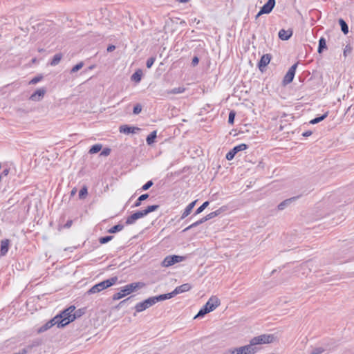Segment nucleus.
Listing matches in <instances>:
<instances>
[{
    "instance_id": "1",
    "label": "nucleus",
    "mask_w": 354,
    "mask_h": 354,
    "mask_svg": "<svg viewBox=\"0 0 354 354\" xmlns=\"http://www.w3.org/2000/svg\"><path fill=\"white\" fill-rule=\"evenodd\" d=\"M145 286L143 282H134L127 284L120 288V292L115 293L112 299L113 300H119L125 296L135 292L138 289L142 288Z\"/></svg>"
},
{
    "instance_id": "2",
    "label": "nucleus",
    "mask_w": 354,
    "mask_h": 354,
    "mask_svg": "<svg viewBox=\"0 0 354 354\" xmlns=\"http://www.w3.org/2000/svg\"><path fill=\"white\" fill-rule=\"evenodd\" d=\"M220 304V299L216 296H212L203 308L200 309L198 314L194 317V319L203 317L205 315L216 309Z\"/></svg>"
},
{
    "instance_id": "3",
    "label": "nucleus",
    "mask_w": 354,
    "mask_h": 354,
    "mask_svg": "<svg viewBox=\"0 0 354 354\" xmlns=\"http://www.w3.org/2000/svg\"><path fill=\"white\" fill-rule=\"evenodd\" d=\"M75 310V307L74 306H71L66 309L62 311L59 314L57 315V316L62 317L61 319H59L61 326L64 327L75 319V315H72V313H73Z\"/></svg>"
},
{
    "instance_id": "4",
    "label": "nucleus",
    "mask_w": 354,
    "mask_h": 354,
    "mask_svg": "<svg viewBox=\"0 0 354 354\" xmlns=\"http://www.w3.org/2000/svg\"><path fill=\"white\" fill-rule=\"evenodd\" d=\"M275 337L273 334H263L253 337L251 339V343L255 346L259 344L272 343Z\"/></svg>"
},
{
    "instance_id": "5",
    "label": "nucleus",
    "mask_w": 354,
    "mask_h": 354,
    "mask_svg": "<svg viewBox=\"0 0 354 354\" xmlns=\"http://www.w3.org/2000/svg\"><path fill=\"white\" fill-rule=\"evenodd\" d=\"M186 259L185 257L178 255H169L167 256L162 262V266L164 267H169L176 263L181 262Z\"/></svg>"
},
{
    "instance_id": "6",
    "label": "nucleus",
    "mask_w": 354,
    "mask_h": 354,
    "mask_svg": "<svg viewBox=\"0 0 354 354\" xmlns=\"http://www.w3.org/2000/svg\"><path fill=\"white\" fill-rule=\"evenodd\" d=\"M155 304L152 297L147 298L143 301L138 303L135 306L136 313H140Z\"/></svg>"
},
{
    "instance_id": "7",
    "label": "nucleus",
    "mask_w": 354,
    "mask_h": 354,
    "mask_svg": "<svg viewBox=\"0 0 354 354\" xmlns=\"http://www.w3.org/2000/svg\"><path fill=\"white\" fill-rule=\"evenodd\" d=\"M248 147V146L244 143H242V144H240L239 145H236L235 147H234L227 154H226V159L227 160H232L235 155L239 152V151H244L245 149H247Z\"/></svg>"
},
{
    "instance_id": "8",
    "label": "nucleus",
    "mask_w": 354,
    "mask_h": 354,
    "mask_svg": "<svg viewBox=\"0 0 354 354\" xmlns=\"http://www.w3.org/2000/svg\"><path fill=\"white\" fill-rule=\"evenodd\" d=\"M297 65L298 63H295L288 69L283 80V84H288L292 82Z\"/></svg>"
},
{
    "instance_id": "9",
    "label": "nucleus",
    "mask_w": 354,
    "mask_h": 354,
    "mask_svg": "<svg viewBox=\"0 0 354 354\" xmlns=\"http://www.w3.org/2000/svg\"><path fill=\"white\" fill-rule=\"evenodd\" d=\"M237 348V354H254L257 351V348L252 344L251 340L250 344Z\"/></svg>"
},
{
    "instance_id": "10",
    "label": "nucleus",
    "mask_w": 354,
    "mask_h": 354,
    "mask_svg": "<svg viewBox=\"0 0 354 354\" xmlns=\"http://www.w3.org/2000/svg\"><path fill=\"white\" fill-rule=\"evenodd\" d=\"M275 0H268L260 9L259 12V15H261L263 14H269L273 10L275 6Z\"/></svg>"
},
{
    "instance_id": "11",
    "label": "nucleus",
    "mask_w": 354,
    "mask_h": 354,
    "mask_svg": "<svg viewBox=\"0 0 354 354\" xmlns=\"http://www.w3.org/2000/svg\"><path fill=\"white\" fill-rule=\"evenodd\" d=\"M46 93V88H40L35 91L30 96V100L34 102H39L41 101L43 97H44L45 94Z\"/></svg>"
},
{
    "instance_id": "12",
    "label": "nucleus",
    "mask_w": 354,
    "mask_h": 354,
    "mask_svg": "<svg viewBox=\"0 0 354 354\" xmlns=\"http://www.w3.org/2000/svg\"><path fill=\"white\" fill-rule=\"evenodd\" d=\"M144 216H145V214H144L142 210L134 212L133 214H132L131 215L127 218L125 224L127 225H132L136 222V220Z\"/></svg>"
},
{
    "instance_id": "13",
    "label": "nucleus",
    "mask_w": 354,
    "mask_h": 354,
    "mask_svg": "<svg viewBox=\"0 0 354 354\" xmlns=\"http://www.w3.org/2000/svg\"><path fill=\"white\" fill-rule=\"evenodd\" d=\"M118 280L117 277H113L97 283L102 290L114 285Z\"/></svg>"
},
{
    "instance_id": "14",
    "label": "nucleus",
    "mask_w": 354,
    "mask_h": 354,
    "mask_svg": "<svg viewBox=\"0 0 354 354\" xmlns=\"http://www.w3.org/2000/svg\"><path fill=\"white\" fill-rule=\"evenodd\" d=\"M141 129L136 127H131L127 124L121 125L119 127V131L120 133H124V134H129V133H137L139 132Z\"/></svg>"
},
{
    "instance_id": "15",
    "label": "nucleus",
    "mask_w": 354,
    "mask_h": 354,
    "mask_svg": "<svg viewBox=\"0 0 354 354\" xmlns=\"http://www.w3.org/2000/svg\"><path fill=\"white\" fill-rule=\"evenodd\" d=\"M271 59H272V55L270 54H264L261 57V59L258 63V67L261 72H263L265 67L267 65H268Z\"/></svg>"
},
{
    "instance_id": "16",
    "label": "nucleus",
    "mask_w": 354,
    "mask_h": 354,
    "mask_svg": "<svg viewBox=\"0 0 354 354\" xmlns=\"http://www.w3.org/2000/svg\"><path fill=\"white\" fill-rule=\"evenodd\" d=\"M299 197H300V196H297L291 197L290 198L284 200L283 201H282L281 203H280L278 205V206H277L278 210H279V211L283 210L285 208H286L288 206H289L292 203L296 201Z\"/></svg>"
},
{
    "instance_id": "17",
    "label": "nucleus",
    "mask_w": 354,
    "mask_h": 354,
    "mask_svg": "<svg viewBox=\"0 0 354 354\" xmlns=\"http://www.w3.org/2000/svg\"><path fill=\"white\" fill-rule=\"evenodd\" d=\"M192 288V286L187 283H184V284H182L179 286H177L173 291H172V293H173V295L174 297L176 296V295L178 294H180V293H183V292H187L189 291L190 289Z\"/></svg>"
},
{
    "instance_id": "18",
    "label": "nucleus",
    "mask_w": 354,
    "mask_h": 354,
    "mask_svg": "<svg viewBox=\"0 0 354 354\" xmlns=\"http://www.w3.org/2000/svg\"><path fill=\"white\" fill-rule=\"evenodd\" d=\"M10 240L9 239H3L1 241V248H0V256H5L9 249Z\"/></svg>"
},
{
    "instance_id": "19",
    "label": "nucleus",
    "mask_w": 354,
    "mask_h": 354,
    "mask_svg": "<svg viewBox=\"0 0 354 354\" xmlns=\"http://www.w3.org/2000/svg\"><path fill=\"white\" fill-rule=\"evenodd\" d=\"M278 35L280 39L286 41L288 40L292 35V30L290 29L287 30L281 29L279 30Z\"/></svg>"
},
{
    "instance_id": "20",
    "label": "nucleus",
    "mask_w": 354,
    "mask_h": 354,
    "mask_svg": "<svg viewBox=\"0 0 354 354\" xmlns=\"http://www.w3.org/2000/svg\"><path fill=\"white\" fill-rule=\"evenodd\" d=\"M40 344V341L34 340L31 344L27 345L26 347L20 350L21 353L27 354L28 352H30L32 349L36 346H38Z\"/></svg>"
},
{
    "instance_id": "21",
    "label": "nucleus",
    "mask_w": 354,
    "mask_h": 354,
    "mask_svg": "<svg viewBox=\"0 0 354 354\" xmlns=\"http://www.w3.org/2000/svg\"><path fill=\"white\" fill-rule=\"evenodd\" d=\"M172 297H174L172 292H169V293H166V294H162V295H158V296L152 297L153 300L155 304L156 303L159 302V301H164V300H166V299H171Z\"/></svg>"
},
{
    "instance_id": "22",
    "label": "nucleus",
    "mask_w": 354,
    "mask_h": 354,
    "mask_svg": "<svg viewBox=\"0 0 354 354\" xmlns=\"http://www.w3.org/2000/svg\"><path fill=\"white\" fill-rule=\"evenodd\" d=\"M197 201H194L189 203L186 208L185 209L183 213L181 215L180 218L184 219L192 211L193 208L194 207Z\"/></svg>"
},
{
    "instance_id": "23",
    "label": "nucleus",
    "mask_w": 354,
    "mask_h": 354,
    "mask_svg": "<svg viewBox=\"0 0 354 354\" xmlns=\"http://www.w3.org/2000/svg\"><path fill=\"white\" fill-rule=\"evenodd\" d=\"M327 49L326 39L323 37L319 39V45L317 52L319 54H322L324 50Z\"/></svg>"
},
{
    "instance_id": "24",
    "label": "nucleus",
    "mask_w": 354,
    "mask_h": 354,
    "mask_svg": "<svg viewBox=\"0 0 354 354\" xmlns=\"http://www.w3.org/2000/svg\"><path fill=\"white\" fill-rule=\"evenodd\" d=\"M142 71L140 69L137 70L131 77V81L140 82L142 78Z\"/></svg>"
},
{
    "instance_id": "25",
    "label": "nucleus",
    "mask_w": 354,
    "mask_h": 354,
    "mask_svg": "<svg viewBox=\"0 0 354 354\" xmlns=\"http://www.w3.org/2000/svg\"><path fill=\"white\" fill-rule=\"evenodd\" d=\"M149 198L148 194H144L140 196L136 201L135 202L134 205H133V207H137L141 205V203L143 201L147 200Z\"/></svg>"
},
{
    "instance_id": "26",
    "label": "nucleus",
    "mask_w": 354,
    "mask_h": 354,
    "mask_svg": "<svg viewBox=\"0 0 354 354\" xmlns=\"http://www.w3.org/2000/svg\"><path fill=\"white\" fill-rule=\"evenodd\" d=\"M339 24L341 27V30L344 35H347L348 33V26L346 22L343 19H339Z\"/></svg>"
},
{
    "instance_id": "27",
    "label": "nucleus",
    "mask_w": 354,
    "mask_h": 354,
    "mask_svg": "<svg viewBox=\"0 0 354 354\" xmlns=\"http://www.w3.org/2000/svg\"><path fill=\"white\" fill-rule=\"evenodd\" d=\"M62 53H57V54H55L53 56L52 60L50 61V64L51 66H56V65H57L59 63V62L62 59Z\"/></svg>"
},
{
    "instance_id": "28",
    "label": "nucleus",
    "mask_w": 354,
    "mask_h": 354,
    "mask_svg": "<svg viewBox=\"0 0 354 354\" xmlns=\"http://www.w3.org/2000/svg\"><path fill=\"white\" fill-rule=\"evenodd\" d=\"M62 317H59V316H55L54 317L53 319H51L50 320H49V324H50V326H53L55 325H57V326L58 328H63V326H61L60 324L61 323H59L60 322V319H61Z\"/></svg>"
},
{
    "instance_id": "29",
    "label": "nucleus",
    "mask_w": 354,
    "mask_h": 354,
    "mask_svg": "<svg viewBox=\"0 0 354 354\" xmlns=\"http://www.w3.org/2000/svg\"><path fill=\"white\" fill-rule=\"evenodd\" d=\"M156 138V131H152L149 135L147 136L146 141L147 145H151L155 142Z\"/></svg>"
},
{
    "instance_id": "30",
    "label": "nucleus",
    "mask_w": 354,
    "mask_h": 354,
    "mask_svg": "<svg viewBox=\"0 0 354 354\" xmlns=\"http://www.w3.org/2000/svg\"><path fill=\"white\" fill-rule=\"evenodd\" d=\"M102 148V145L101 144H96V145H93V146L90 148V149H89V151H88V153H89L90 154L97 153H98L99 151H101Z\"/></svg>"
},
{
    "instance_id": "31",
    "label": "nucleus",
    "mask_w": 354,
    "mask_h": 354,
    "mask_svg": "<svg viewBox=\"0 0 354 354\" xmlns=\"http://www.w3.org/2000/svg\"><path fill=\"white\" fill-rule=\"evenodd\" d=\"M123 228H124V225H123L118 224V225H115L113 226L109 230H108V232L111 233V234H114V233H116L118 232H120V231L122 230Z\"/></svg>"
},
{
    "instance_id": "32",
    "label": "nucleus",
    "mask_w": 354,
    "mask_h": 354,
    "mask_svg": "<svg viewBox=\"0 0 354 354\" xmlns=\"http://www.w3.org/2000/svg\"><path fill=\"white\" fill-rule=\"evenodd\" d=\"M158 205H153L148 206L146 209H143V212L147 216L148 214L157 210L159 208Z\"/></svg>"
},
{
    "instance_id": "33",
    "label": "nucleus",
    "mask_w": 354,
    "mask_h": 354,
    "mask_svg": "<svg viewBox=\"0 0 354 354\" xmlns=\"http://www.w3.org/2000/svg\"><path fill=\"white\" fill-rule=\"evenodd\" d=\"M327 116H328V112L325 113L324 114H323L319 117H316L314 119L311 120L310 121V123L312 124H317L319 122L324 120Z\"/></svg>"
},
{
    "instance_id": "34",
    "label": "nucleus",
    "mask_w": 354,
    "mask_h": 354,
    "mask_svg": "<svg viewBox=\"0 0 354 354\" xmlns=\"http://www.w3.org/2000/svg\"><path fill=\"white\" fill-rule=\"evenodd\" d=\"M185 91V87L180 86V87L174 88L171 90L167 91V94H178V93H183Z\"/></svg>"
},
{
    "instance_id": "35",
    "label": "nucleus",
    "mask_w": 354,
    "mask_h": 354,
    "mask_svg": "<svg viewBox=\"0 0 354 354\" xmlns=\"http://www.w3.org/2000/svg\"><path fill=\"white\" fill-rule=\"evenodd\" d=\"M100 291H102V290L100 289V288L99 287V286L97 284L93 286L88 291H87V294L88 295H92V294H95V293H97V292H100Z\"/></svg>"
},
{
    "instance_id": "36",
    "label": "nucleus",
    "mask_w": 354,
    "mask_h": 354,
    "mask_svg": "<svg viewBox=\"0 0 354 354\" xmlns=\"http://www.w3.org/2000/svg\"><path fill=\"white\" fill-rule=\"evenodd\" d=\"M209 201L204 202L199 207L197 208L194 216L201 214L209 205Z\"/></svg>"
},
{
    "instance_id": "37",
    "label": "nucleus",
    "mask_w": 354,
    "mask_h": 354,
    "mask_svg": "<svg viewBox=\"0 0 354 354\" xmlns=\"http://www.w3.org/2000/svg\"><path fill=\"white\" fill-rule=\"evenodd\" d=\"M87 194H88L87 187L86 186H84L83 187H82V189L79 192V198L80 199H84L86 198Z\"/></svg>"
},
{
    "instance_id": "38",
    "label": "nucleus",
    "mask_w": 354,
    "mask_h": 354,
    "mask_svg": "<svg viewBox=\"0 0 354 354\" xmlns=\"http://www.w3.org/2000/svg\"><path fill=\"white\" fill-rule=\"evenodd\" d=\"M113 239V236H111V235L105 236L100 237L99 239V242L101 244H105V243H108L109 241H111Z\"/></svg>"
},
{
    "instance_id": "39",
    "label": "nucleus",
    "mask_w": 354,
    "mask_h": 354,
    "mask_svg": "<svg viewBox=\"0 0 354 354\" xmlns=\"http://www.w3.org/2000/svg\"><path fill=\"white\" fill-rule=\"evenodd\" d=\"M222 212V209H218L214 212H212L209 214H208L207 216V217L208 218V220H210L217 216H218Z\"/></svg>"
},
{
    "instance_id": "40",
    "label": "nucleus",
    "mask_w": 354,
    "mask_h": 354,
    "mask_svg": "<svg viewBox=\"0 0 354 354\" xmlns=\"http://www.w3.org/2000/svg\"><path fill=\"white\" fill-rule=\"evenodd\" d=\"M84 66L83 62H80V63L75 65L71 70V73H74L80 70Z\"/></svg>"
},
{
    "instance_id": "41",
    "label": "nucleus",
    "mask_w": 354,
    "mask_h": 354,
    "mask_svg": "<svg viewBox=\"0 0 354 354\" xmlns=\"http://www.w3.org/2000/svg\"><path fill=\"white\" fill-rule=\"evenodd\" d=\"M236 116V112L234 111H231L229 113L228 117V123L230 124H233L234 122V118Z\"/></svg>"
},
{
    "instance_id": "42",
    "label": "nucleus",
    "mask_w": 354,
    "mask_h": 354,
    "mask_svg": "<svg viewBox=\"0 0 354 354\" xmlns=\"http://www.w3.org/2000/svg\"><path fill=\"white\" fill-rule=\"evenodd\" d=\"M52 326H50V324H49V322H47L45 324H44L42 326H41L39 330H38V332L39 333H43L47 330H48L49 328H50Z\"/></svg>"
},
{
    "instance_id": "43",
    "label": "nucleus",
    "mask_w": 354,
    "mask_h": 354,
    "mask_svg": "<svg viewBox=\"0 0 354 354\" xmlns=\"http://www.w3.org/2000/svg\"><path fill=\"white\" fill-rule=\"evenodd\" d=\"M153 185V183L151 180L147 181L141 188L142 191H147L148 190L152 185Z\"/></svg>"
},
{
    "instance_id": "44",
    "label": "nucleus",
    "mask_w": 354,
    "mask_h": 354,
    "mask_svg": "<svg viewBox=\"0 0 354 354\" xmlns=\"http://www.w3.org/2000/svg\"><path fill=\"white\" fill-rule=\"evenodd\" d=\"M156 61V57H149L146 62V66L148 68H150Z\"/></svg>"
},
{
    "instance_id": "45",
    "label": "nucleus",
    "mask_w": 354,
    "mask_h": 354,
    "mask_svg": "<svg viewBox=\"0 0 354 354\" xmlns=\"http://www.w3.org/2000/svg\"><path fill=\"white\" fill-rule=\"evenodd\" d=\"M142 111V106L140 104H137L134 106L133 113L136 115L139 114Z\"/></svg>"
},
{
    "instance_id": "46",
    "label": "nucleus",
    "mask_w": 354,
    "mask_h": 354,
    "mask_svg": "<svg viewBox=\"0 0 354 354\" xmlns=\"http://www.w3.org/2000/svg\"><path fill=\"white\" fill-rule=\"evenodd\" d=\"M43 78V76L40 75V76H36L35 77H33L29 82L30 84H35L37 83H38L39 82H40Z\"/></svg>"
},
{
    "instance_id": "47",
    "label": "nucleus",
    "mask_w": 354,
    "mask_h": 354,
    "mask_svg": "<svg viewBox=\"0 0 354 354\" xmlns=\"http://www.w3.org/2000/svg\"><path fill=\"white\" fill-rule=\"evenodd\" d=\"M352 47L350 45H346L344 49V56L346 57L348 55L351 54L352 52Z\"/></svg>"
},
{
    "instance_id": "48",
    "label": "nucleus",
    "mask_w": 354,
    "mask_h": 354,
    "mask_svg": "<svg viewBox=\"0 0 354 354\" xmlns=\"http://www.w3.org/2000/svg\"><path fill=\"white\" fill-rule=\"evenodd\" d=\"M324 351V349L322 347H317L313 349L310 354H321Z\"/></svg>"
},
{
    "instance_id": "49",
    "label": "nucleus",
    "mask_w": 354,
    "mask_h": 354,
    "mask_svg": "<svg viewBox=\"0 0 354 354\" xmlns=\"http://www.w3.org/2000/svg\"><path fill=\"white\" fill-rule=\"evenodd\" d=\"M111 150L110 148H108V147L104 148L100 153V156H107L111 153Z\"/></svg>"
},
{
    "instance_id": "50",
    "label": "nucleus",
    "mask_w": 354,
    "mask_h": 354,
    "mask_svg": "<svg viewBox=\"0 0 354 354\" xmlns=\"http://www.w3.org/2000/svg\"><path fill=\"white\" fill-rule=\"evenodd\" d=\"M82 314H84V309H78L77 310H74V312L72 313V315H75V319L81 317Z\"/></svg>"
},
{
    "instance_id": "51",
    "label": "nucleus",
    "mask_w": 354,
    "mask_h": 354,
    "mask_svg": "<svg viewBox=\"0 0 354 354\" xmlns=\"http://www.w3.org/2000/svg\"><path fill=\"white\" fill-rule=\"evenodd\" d=\"M133 297V296H131L122 301H121L118 304V306L115 307L116 308H120L121 307H122L129 300H130L131 298Z\"/></svg>"
},
{
    "instance_id": "52",
    "label": "nucleus",
    "mask_w": 354,
    "mask_h": 354,
    "mask_svg": "<svg viewBox=\"0 0 354 354\" xmlns=\"http://www.w3.org/2000/svg\"><path fill=\"white\" fill-rule=\"evenodd\" d=\"M237 348H229L224 351L223 354H237Z\"/></svg>"
},
{
    "instance_id": "53",
    "label": "nucleus",
    "mask_w": 354,
    "mask_h": 354,
    "mask_svg": "<svg viewBox=\"0 0 354 354\" xmlns=\"http://www.w3.org/2000/svg\"><path fill=\"white\" fill-rule=\"evenodd\" d=\"M198 62L199 58L198 57V56H194L192 60V66L194 67L198 65Z\"/></svg>"
},
{
    "instance_id": "54",
    "label": "nucleus",
    "mask_w": 354,
    "mask_h": 354,
    "mask_svg": "<svg viewBox=\"0 0 354 354\" xmlns=\"http://www.w3.org/2000/svg\"><path fill=\"white\" fill-rule=\"evenodd\" d=\"M196 226H197L196 223L194 222L192 224H191L190 225H189L188 227H187L185 229H184L183 232L188 231L189 230H190L192 228H194V227H195Z\"/></svg>"
},
{
    "instance_id": "55",
    "label": "nucleus",
    "mask_w": 354,
    "mask_h": 354,
    "mask_svg": "<svg viewBox=\"0 0 354 354\" xmlns=\"http://www.w3.org/2000/svg\"><path fill=\"white\" fill-rule=\"evenodd\" d=\"M72 223H73V221H72V220H68V221H67V222L64 224V228H69V227H71V226L72 225Z\"/></svg>"
},
{
    "instance_id": "56",
    "label": "nucleus",
    "mask_w": 354,
    "mask_h": 354,
    "mask_svg": "<svg viewBox=\"0 0 354 354\" xmlns=\"http://www.w3.org/2000/svg\"><path fill=\"white\" fill-rule=\"evenodd\" d=\"M9 171H10V169H8V168L4 169L0 175H1V177L3 176H6L9 174Z\"/></svg>"
},
{
    "instance_id": "57",
    "label": "nucleus",
    "mask_w": 354,
    "mask_h": 354,
    "mask_svg": "<svg viewBox=\"0 0 354 354\" xmlns=\"http://www.w3.org/2000/svg\"><path fill=\"white\" fill-rule=\"evenodd\" d=\"M312 133H313V132L311 131H310V130L309 131H305V132H304L302 133V136H304V137H308V136H311Z\"/></svg>"
},
{
    "instance_id": "58",
    "label": "nucleus",
    "mask_w": 354,
    "mask_h": 354,
    "mask_svg": "<svg viewBox=\"0 0 354 354\" xmlns=\"http://www.w3.org/2000/svg\"><path fill=\"white\" fill-rule=\"evenodd\" d=\"M115 48V46H113V45H110V46H108V48H107V51H108V52H111V51H113Z\"/></svg>"
},
{
    "instance_id": "59",
    "label": "nucleus",
    "mask_w": 354,
    "mask_h": 354,
    "mask_svg": "<svg viewBox=\"0 0 354 354\" xmlns=\"http://www.w3.org/2000/svg\"><path fill=\"white\" fill-rule=\"evenodd\" d=\"M200 221L202 223H203L209 220H208V218L207 217V216H205L203 217L202 218H201Z\"/></svg>"
},
{
    "instance_id": "60",
    "label": "nucleus",
    "mask_w": 354,
    "mask_h": 354,
    "mask_svg": "<svg viewBox=\"0 0 354 354\" xmlns=\"http://www.w3.org/2000/svg\"><path fill=\"white\" fill-rule=\"evenodd\" d=\"M75 193H76V189H73L71 190V196H73L75 194Z\"/></svg>"
},
{
    "instance_id": "61",
    "label": "nucleus",
    "mask_w": 354,
    "mask_h": 354,
    "mask_svg": "<svg viewBox=\"0 0 354 354\" xmlns=\"http://www.w3.org/2000/svg\"><path fill=\"white\" fill-rule=\"evenodd\" d=\"M196 223V225L198 226L199 225L202 224V223L201 222L200 219L197 221L195 222Z\"/></svg>"
},
{
    "instance_id": "62",
    "label": "nucleus",
    "mask_w": 354,
    "mask_h": 354,
    "mask_svg": "<svg viewBox=\"0 0 354 354\" xmlns=\"http://www.w3.org/2000/svg\"><path fill=\"white\" fill-rule=\"evenodd\" d=\"M189 0H179L180 3H187Z\"/></svg>"
},
{
    "instance_id": "63",
    "label": "nucleus",
    "mask_w": 354,
    "mask_h": 354,
    "mask_svg": "<svg viewBox=\"0 0 354 354\" xmlns=\"http://www.w3.org/2000/svg\"><path fill=\"white\" fill-rule=\"evenodd\" d=\"M32 63H36V62H37V59H36V58H33V59H32Z\"/></svg>"
},
{
    "instance_id": "64",
    "label": "nucleus",
    "mask_w": 354,
    "mask_h": 354,
    "mask_svg": "<svg viewBox=\"0 0 354 354\" xmlns=\"http://www.w3.org/2000/svg\"><path fill=\"white\" fill-rule=\"evenodd\" d=\"M38 51H39V53H41V52H44V49H43V48H39V49H38Z\"/></svg>"
}]
</instances>
